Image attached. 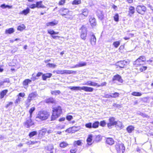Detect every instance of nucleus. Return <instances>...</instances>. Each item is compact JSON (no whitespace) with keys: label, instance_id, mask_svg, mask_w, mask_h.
<instances>
[{"label":"nucleus","instance_id":"nucleus-1","mask_svg":"<svg viewBox=\"0 0 153 153\" xmlns=\"http://www.w3.org/2000/svg\"><path fill=\"white\" fill-rule=\"evenodd\" d=\"M50 115L49 113L46 111H39L36 118V120L38 121L39 120L42 121L46 120L48 119Z\"/></svg>","mask_w":153,"mask_h":153},{"label":"nucleus","instance_id":"nucleus-2","mask_svg":"<svg viewBox=\"0 0 153 153\" xmlns=\"http://www.w3.org/2000/svg\"><path fill=\"white\" fill-rule=\"evenodd\" d=\"M53 111V113L51 117V120H55L62 113V109L61 107L59 106L54 108Z\"/></svg>","mask_w":153,"mask_h":153},{"label":"nucleus","instance_id":"nucleus-3","mask_svg":"<svg viewBox=\"0 0 153 153\" xmlns=\"http://www.w3.org/2000/svg\"><path fill=\"white\" fill-rule=\"evenodd\" d=\"M69 89L74 90H82L86 92H92L94 90V88L91 87L87 86H83L82 87L74 86V87H68Z\"/></svg>","mask_w":153,"mask_h":153},{"label":"nucleus","instance_id":"nucleus-4","mask_svg":"<svg viewBox=\"0 0 153 153\" xmlns=\"http://www.w3.org/2000/svg\"><path fill=\"white\" fill-rule=\"evenodd\" d=\"M146 60V58L144 56H140L134 62V65H137V66H139L143 64V63Z\"/></svg>","mask_w":153,"mask_h":153},{"label":"nucleus","instance_id":"nucleus-5","mask_svg":"<svg viewBox=\"0 0 153 153\" xmlns=\"http://www.w3.org/2000/svg\"><path fill=\"white\" fill-rule=\"evenodd\" d=\"M116 149L118 153H120L121 152L122 153L125 150V147H124L123 144H117L115 146Z\"/></svg>","mask_w":153,"mask_h":153},{"label":"nucleus","instance_id":"nucleus-6","mask_svg":"<svg viewBox=\"0 0 153 153\" xmlns=\"http://www.w3.org/2000/svg\"><path fill=\"white\" fill-rule=\"evenodd\" d=\"M136 10L137 12L142 15L143 14L146 10V7L142 5H138L136 8Z\"/></svg>","mask_w":153,"mask_h":153},{"label":"nucleus","instance_id":"nucleus-7","mask_svg":"<svg viewBox=\"0 0 153 153\" xmlns=\"http://www.w3.org/2000/svg\"><path fill=\"white\" fill-rule=\"evenodd\" d=\"M82 30L81 33V37L82 39H85L87 35V30L86 28L84 26L81 28Z\"/></svg>","mask_w":153,"mask_h":153},{"label":"nucleus","instance_id":"nucleus-8","mask_svg":"<svg viewBox=\"0 0 153 153\" xmlns=\"http://www.w3.org/2000/svg\"><path fill=\"white\" fill-rule=\"evenodd\" d=\"M109 122L108 123L107 126L109 128H110L112 126L116 125V121H115V118L114 117H111L109 119Z\"/></svg>","mask_w":153,"mask_h":153},{"label":"nucleus","instance_id":"nucleus-9","mask_svg":"<svg viewBox=\"0 0 153 153\" xmlns=\"http://www.w3.org/2000/svg\"><path fill=\"white\" fill-rule=\"evenodd\" d=\"M128 63L125 61H121L116 63V65L119 66L120 68H123L125 65H126Z\"/></svg>","mask_w":153,"mask_h":153},{"label":"nucleus","instance_id":"nucleus-10","mask_svg":"<svg viewBox=\"0 0 153 153\" xmlns=\"http://www.w3.org/2000/svg\"><path fill=\"white\" fill-rule=\"evenodd\" d=\"M76 131H77L80 129V127L79 126L76 127V126H73L71 128H70L67 129H66L65 131L68 132L69 133H73L72 131V129Z\"/></svg>","mask_w":153,"mask_h":153},{"label":"nucleus","instance_id":"nucleus-11","mask_svg":"<svg viewBox=\"0 0 153 153\" xmlns=\"http://www.w3.org/2000/svg\"><path fill=\"white\" fill-rule=\"evenodd\" d=\"M83 85H89L93 86H97V83L92 82L90 80L87 81L85 82L82 84Z\"/></svg>","mask_w":153,"mask_h":153},{"label":"nucleus","instance_id":"nucleus-12","mask_svg":"<svg viewBox=\"0 0 153 153\" xmlns=\"http://www.w3.org/2000/svg\"><path fill=\"white\" fill-rule=\"evenodd\" d=\"M82 13L79 14L80 17H82L84 16L85 17H87L88 15V11L87 8H85L82 10Z\"/></svg>","mask_w":153,"mask_h":153},{"label":"nucleus","instance_id":"nucleus-13","mask_svg":"<svg viewBox=\"0 0 153 153\" xmlns=\"http://www.w3.org/2000/svg\"><path fill=\"white\" fill-rule=\"evenodd\" d=\"M31 118L29 117V118L26 121L25 123V126L27 127H29L33 124V123L32 121Z\"/></svg>","mask_w":153,"mask_h":153},{"label":"nucleus","instance_id":"nucleus-14","mask_svg":"<svg viewBox=\"0 0 153 153\" xmlns=\"http://www.w3.org/2000/svg\"><path fill=\"white\" fill-rule=\"evenodd\" d=\"M87 63L86 62H80L78 64H76L74 66L71 67V68H77L81 67L86 65Z\"/></svg>","mask_w":153,"mask_h":153},{"label":"nucleus","instance_id":"nucleus-15","mask_svg":"<svg viewBox=\"0 0 153 153\" xmlns=\"http://www.w3.org/2000/svg\"><path fill=\"white\" fill-rule=\"evenodd\" d=\"M112 80L113 81L117 80L121 83L123 82V80L121 77L118 74L114 76Z\"/></svg>","mask_w":153,"mask_h":153},{"label":"nucleus","instance_id":"nucleus-16","mask_svg":"<svg viewBox=\"0 0 153 153\" xmlns=\"http://www.w3.org/2000/svg\"><path fill=\"white\" fill-rule=\"evenodd\" d=\"M105 142L106 143L110 145H111L114 143V140L113 139L110 137L107 138Z\"/></svg>","mask_w":153,"mask_h":153},{"label":"nucleus","instance_id":"nucleus-17","mask_svg":"<svg viewBox=\"0 0 153 153\" xmlns=\"http://www.w3.org/2000/svg\"><path fill=\"white\" fill-rule=\"evenodd\" d=\"M97 15L100 19L102 20L103 19L104 15L102 11L100 10H98Z\"/></svg>","mask_w":153,"mask_h":153},{"label":"nucleus","instance_id":"nucleus-18","mask_svg":"<svg viewBox=\"0 0 153 153\" xmlns=\"http://www.w3.org/2000/svg\"><path fill=\"white\" fill-rule=\"evenodd\" d=\"M96 42V39L94 35L93 34L90 38V42L91 45H95Z\"/></svg>","mask_w":153,"mask_h":153},{"label":"nucleus","instance_id":"nucleus-19","mask_svg":"<svg viewBox=\"0 0 153 153\" xmlns=\"http://www.w3.org/2000/svg\"><path fill=\"white\" fill-rule=\"evenodd\" d=\"M37 96V93L36 92H33L30 94L28 97L32 100L33 99L36 97Z\"/></svg>","mask_w":153,"mask_h":153},{"label":"nucleus","instance_id":"nucleus-20","mask_svg":"<svg viewBox=\"0 0 153 153\" xmlns=\"http://www.w3.org/2000/svg\"><path fill=\"white\" fill-rule=\"evenodd\" d=\"M45 102L47 103H55L56 101L53 98H50L45 100Z\"/></svg>","mask_w":153,"mask_h":153},{"label":"nucleus","instance_id":"nucleus-21","mask_svg":"<svg viewBox=\"0 0 153 153\" xmlns=\"http://www.w3.org/2000/svg\"><path fill=\"white\" fill-rule=\"evenodd\" d=\"M89 22L91 26H95L96 24L95 19L93 17H91L89 19Z\"/></svg>","mask_w":153,"mask_h":153},{"label":"nucleus","instance_id":"nucleus-22","mask_svg":"<svg viewBox=\"0 0 153 153\" xmlns=\"http://www.w3.org/2000/svg\"><path fill=\"white\" fill-rule=\"evenodd\" d=\"M61 15L62 16H65V18L71 20L73 18V16L70 13H62Z\"/></svg>","mask_w":153,"mask_h":153},{"label":"nucleus","instance_id":"nucleus-23","mask_svg":"<svg viewBox=\"0 0 153 153\" xmlns=\"http://www.w3.org/2000/svg\"><path fill=\"white\" fill-rule=\"evenodd\" d=\"M30 11V9L28 7H27L26 9L20 12L19 13L20 14H24L25 15H26L27 14L29 13Z\"/></svg>","mask_w":153,"mask_h":153},{"label":"nucleus","instance_id":"nucleus-24","mask_svg":"<svg viewBox=\"0 0 153 153\" xmlns=\"http://www.w3.org/2000/svg\"><path fill=\"white\" fill-rule=\"evenodd\" d=\"M128 15L131 16L135 12L134 8L133 7L131 6L129 9Z\"/></svg>","mask_w":153,"mask_h":153},{"label":"nucleus","instance_id":"nucleus-25","mask_svg":"<svg viewBox=\"0 0 153 153\" xmlns=\"http://www.w3.org/2000/svg\"><path fill=\"white\" fill-rule=\"evenodd\" d=\"M63 74H76V71L71 70H63Z\"/></svg>","mask_w":153,"mask_h":153},{"label":"nucleus","instance_id":"nucleus-26","mask_svg":"<svg viewBox=\"0 0 153 153\" xmlns=\"http://www.w3.org/2000/svg\"><path fill=\"white\" fill-rule=\"evenodd\" d=\"M32 100L27 97V99L25 102V105L27 108H28L30 105V102Z\"/></svg>","mask_w":153,"mask_h":153},{"label":"nucleus","instance_id":"nucleus-27","mask_svg":"<svg viewBox=\"0 0 153 153\" xmlns=\"http://www.w3.org/2000/svg\"><path fill=\"white\" fill-rule=\"evenodd\" d=\"M8 91L7 90H5L2 91L1 92L0 94L1 99H2L4 97V96L6 94Z\"/></svg>","mask_w":153,"mask_h":153},{"label":"nucleus","instance_id":"nucleus-28","mask_svg":"<svg viewBox=\"0 0 153 153\" xmlns=\"http://www.w3.org/2000/svg\"><path fill=\"white\" fill-rule=\"evenodd\" d=\"M14 31V29L12 28H11L6 29L5 30V33L6 34H11L13 33Z\"/></svg>","mask_w":153,"mask_h":153},{"label":"nucleus","instance_id":"nucleus-29","mask_svg":"<svg viewBox=\"0 0 153 153\" xmlns=\"http://www.w3.org/2000/svg\"><path fill=\"white\" fill-rule=\"evenodd\" d=\"M68 144L66 142L63 141L61 143L59 144V146L61 148H64L67 147Z\"/></svg>","mask_w":153,"mask_h":153},{"label":"nucleus","instance_id":"nucleus-30","mask_svg":"<svg viewBox=\"0 0 153 153\" xmlns=\"http://www.w3.org/2000/svg\"><path fill=\"white\" fill-rule=\"evenodd\" d=\"M42 1H38L36 3V6L37 8H45V7L42 4Z\"/></svg>","mask_w":153,"mask_h":153},{"label":"nucleus","instance_id":"nucleus-31","mask_svg":"<svg viewBox=\"0 0 153 153\" xmlns=\"http://www.w3.org/2000/svg\"><path fill=\"white\" fill-rule=\"evenodd\" d=\"M76 145L78 146L81 145V142L80 140H77V141H75L73 143V145L74 147L76 148Z\"/></svg>","mask_w":153,"mask_h":153},{"label":"nucleus","instance_id":"nucleus-32","mask_svg":"<svg viewBox=\"0 0 153 153\" xmlns=\"http://www.w3.org/2000/svg\"><path fill=\"white\" fill-rule=\"evenodd\" d=\"M60 11L61 12L60 13L61 14L62 13H69V10L66 8H62L60 9Z\"/></svg>","mask_w":153,"mask_h":153},{"label":"nucleus","instance_id":"nucleus-33","mask_svg":"<svg viewBox=\"0 0 153 153\" xmlns=\"http://www.w3.org/2000/svg\"><path fill=\"white\" fill-rule=\"evenodd\" d=\"M134 129V127L132 126H129L127 128V130L129 133H131Z\"/></svg>","mask_w":153,"mask_h":153},{"label":"nucleus","instance_id":"nucleus-34","mask_svg":"<svg viewBox=\"0 0 153 153\" xmlns=\"http://www.w3.org/2000/svg\"><path fill=\"white\" fill-rule=\"evenodd\" d=\"M92 135L90 134L88 136V137L87 140V141L88 143V144H91V143L92 140Z\"/></svg>","mask_w":153,"mask_h":153},{"label":"nucleus","instance_id":"nucleus-35","mask_svg":"<svg viewBox=\"0 0 153 153\" xmlns=\"http://www.w3.org/2000/svg\"><path fill=\"white\" fill-rule=\"evenodd\" d=\"M57 23L56 22H48L46 23V25L47 26H53L55 25H56Z\"/></svg>","mask_w":153,"mask_h":153},{"label":"nucleus","instance_id":"nucleus-36","mask_svg":"<svg viewBox=\"0 0 153 153\" xmlns=\"http://www.w3.org/2000/svg\"><path fill=\"white\" fill-rule=\"evenodd\" d=\"M48 33L52 35L54 34H58L59 33L58 32H56L54 30H51V29L48 30Z\"/></svg>","mask_w":153,"mask_h":153},{"label":"nucleus","instance_id":"nucleus-37","mask_svg":"<svg viewBox=\"0 0 153 153\" xmlns=\"http://www.w3.org/2000/svg\"><path fill=\"white\" fill-rule=\"evenodd\" d=\"M63 70H54L53 71V73H56L57 74H63Z\"/></svg>","mask_w":153,"mask_h":153},{"label":"nucleus","instance_id":"nucleus-38","mask_svg":"<svg viewBox=\"0 0 153 153\" xmlns=\"http://www.w3.org/2000/svg\"><path fill=\"white\" fill-rule=\"evenodd\" d=\"M37 134V132L36 131H33L30 133L29 136L31 138L35 135H36Z\"/></svg>","mask_w":153,"mask_h":153},{"label":"nucleus","instance_id":"nucleus-39","mask_svg":"<svg viewBox=\"0 0 153 153\" xmlns=\"http://www.w3.org/2000/svg\"><path fill=\"white\" fill-rule=\"evenodd\" d=\"M99 124V122H98V121L95 122L92 125V128H97L98 127Z\"/></svg>","mask_w":153,"mask_h":153},{"label":"nucleus","instance_id":"nucleus-40","mask_svg":"<svg viewBox=\"0 0 153 153\" xmlns=\"http://www.w3.org/2000/svg\"><path fill=\"white\" fill-rule=\"evenodd\" d=\"M46 66L47 67L53 68H55L56 66V65L54 64L48 63L46 65Z\"/></svg>","mask_w":153,"mask_h":153},{"label":"nucleus","instance_id":"nucleus-41","mask_svg":"<svg viewBox=\"0 0 153 153\" xmlns=\"http://www.w3.org/2000/svg\"><path fill=\"white\" fill-rule=\"evenodd\" d=\"M31 80L29 79H25L23 82V84L24 85H28V83L29 82H31Z\"/></svg>","mask_w":153,"mask_h":153},{"label":"nucleus","instance_id":"nucleus-42","mask_svg":"<svg viewBox=\"0 0 153 153\" xmlns=\"http://www.w3.org/2000/svg\"><path fill=\"white\" fill-rule=\"evenodd\" d=\"M131 94L134 96H140L142 95L141 93L139 92H133Z\"/></svg>","mask_w":153,"mask_h":153},{"label":"nucleus","instance_id":"nucleus-43","mask_svg":"<svg viewBox=\"0 0 153 153\" xmlns=\"http://www.w3.org/2000/svg\"><path fill=\"white\" fill-rule=\"evenodd\" d=\"M81 3V0H74L72 3L73 4H79Z\"/></svg>","mask_w":153,"mask_h":153},{"label":"nucleus","instance_id":"nucleus-44","mask_svg":"<svg viewBox=\"0 0 153 153\" xmlns=\"http://www.w3.org/2000/svg\"><path fill=\"white\" fill-rule=\"evenodd\" d=\"M120 42L119 41H116L114 42L113 45L116 48H117L120 45Z\"/></svg>","mask_w":153,"mask_h":153},{"label":"nucleus","instance_id":"nucleus-45","mask_svg":"<svg viewBox=\"0 0 153 153\" xmlns=\"http://www.w3.org/2000/svg\"><path fill=\"white\" fill-rule=\"evenodd\" d=\"M35 110V108L34 107H32L29 110V112L30 114V117H31L32 113Z\"/></svg>","mask_w":153,"mask_h":153},{"label":"nucleus","instance_id":"nucleus-46","mask_svg":"<svg viewBox=\"0 0 153 153\" xmlns=\"http://www.w3.org/2000/svg\"><path fill=\"white\" fill-rule=\"evenodd\" d=\"M60 93V91L59 90L54 91L51 92V94H52L57 95V94H59Z\"/></svg>","mask_w":153,"mask_h":153},{"label":"nucleus","instance_id":"nucleus-47","mask_svg":"<svg viewBox=\"0 0 153 153\" xmlns=\"http://www.w3.org/2000/svg\"><path fill=\"white\" fill-rule=\"evenodd\" d=\"M25 27L24 25H20L18 26L17 28V29L18 30L22 31L24 29Z\"/></svg>","mask_w":153,"mask_h":153},{"label":"nucleus","instance_id":"nucleus-48","mask_svg":"<svg viewBox=\"0 0 153 153\" xmlns=\"http://www.w3.org/2000/svg\"><path fill=\"white\" fill-rule=\"evenodd\" d=\"M21 98L19 97H18L17 98L15 101V103L16 105H17L19 104L21 101Z\"/></svg>","mask_w":153,"mask_h":153},{"label":"nucleus","instance_id":"nucleus-49","mask_svg":"<svg viewBox=\"0 0 153 153\" xmlns=\"http://www.w3.org/2000/svg\"><path fill=\"white\" fill-rule=\"evenodd\" d=\"M4 6H5V7H4V8H5L6 7H8L9 8H12V6L11 5H6L5 4H3L1 5V7H3Z\"/></svg>","mask_w":153,"mask_h":153},{"label":"nucleus","instance_id":"nucleus-50","mask_svg":"<svg viewBox=\"0 0 153 153\" xmlns=\"http://www.w3.org/2000/svg\"><path fill=\"white\" fill-rule=\"evenodd\" d=\"M77 151V149L76 147L74 148H71L70 150V152L71 153H76Z\"/></svg>","mask_w":153,"mask_h":153},{"label":"nucleus","instance_id":"nucleus-51","mask_svg":"<svg viewBox=\"0 0 153 153\" xmlns=\"http://www.w3.org/2000/svg\"><path fill=\"white\" fill-rule=\"evenodd\" d=\"M101 140V138L99 135H97L95 138V141L97 142L100 141Z\"/></svg>","mask_w":153,"mask_h":153},{"label":"nucleus","instance_id":"nucleus-52","mask_svg":"<svg viewBox=\"0 0 153 153\" xmlns=\"http://www.w3.org/2000/svg\"><path fill=\"white\" fill-rule=\"evenodd\" d=\"M116 125H117L119 127H121L122 126V124L120 122L117 121L116 122Z\"/></svg>","mask_w":153,"mask_h":153},{"label":"nucleus","instance_id":"nucleus-53","mask_svg":"<svg viewBox=\"0 0 153 153\" xmlns=\"http://www.w3.org/2000/svg\"><path fill=\"white\" fill-rule=\"evenodd\" d=\"M85 126L86 127L89 128H91L92 127V124L91 123L86 124L85 125Z\"/></svg>","mask_w":153,"mask_h":153},{"label":"nucleus","instance_id":"nucleus-54","mask_svg":"<svg viewBox=\"0 0 153 153\" xmlns=\"http://www.w3.org/2000/svg\"><path fill=\"white\" fill-rule=\"evenodd\" d=\"M137 114L139 115H141V116L143 117H147L148 116L145 114L143 113H142L141 112H138L137 113Z\"/></svg>","mask_w":153,"mask_h":153},{"label":"nucleus","instance_id":"nucleus-55","mask_svg":"<svg viewBox=\"0 0 153 153\" xmlns=\"http://www.w3.org/2000/svg\"><path fill=\"white\" fill-rule=\"evenodd\" d=\"M111 95H112V97L116 98V97H118L119 96V94L118 93L115 92L114 94H112Z\"/></svg>","mask_w":153,"mask_h":153},{"label":"nucleus","instance_id":"nucleus-56","mask_svg":"<svg viewBox=\"0 0 153 153\" xmlns=\"http://www.w3.org/2000/svg\"><path fill=\"white\" fill-rule=\"evenodd\" d=\"M114 20L116 22H117L119 20V16L118 14H117L114 17Z\"/></svg>","mask_w":153,"mask_h":153},{"label":"nucleus","instance_id":"nucleus-57","mask_svg":"<svg viewBox=\"0 0 153 153\" xmlns=\"http://www.w3.org/2000/svg\"><path fill=\"white\" fill-rule=\"evenodd\" d=\"M106 84V82H104L101 84L100 85H98L97 84V87H99L100 86H105Z\"/></svg>","mask_w":153,"mask_h":153},{"label":"nucleus","instance_id":"nucleus-58","mask_svg":"<svg viewBox=\"0 0 153 153\" xmlns=\"http://www.w3.org/2000/svg\"><path fill=\"white\" fill-rule=\"evenodd\" d=\"M65 1L66 0H61L59 1V4L60 5H63L65 3Z\"/></svg>","mask_w":153,"mask_h":153},{"label":"nucleus","instance_id":"nucleus-59","mask_svg":"<svg viewBox=\"0 0 153 153\" xmlns=\"http://www.w3.org/2000/svg\"><path fill=\"white\" fill-rule=\"evenodd\" d=\"M65 127V126H57L56 128L57 129H62L64 128Z\"/></svg>","mask_w":153,"mask_h":153},{"label":"nucleus","instance_id":"nucleus-60","mask_svg":"<svg viewBox=\"0 0 153 153\" xmlns=\"http://www.w3.org/2000/svg\"><path fill=\"white\" fill-rule=\"evenodd\" d=\"M25 95V94L24 93H20L18 95H17V97H24Z\"/></svg>","mask_w":153,"mask_h":153},{"label":"nucleus","instance_id":"nucleus-61","mask_svg":"<svg viewBox=\"0 0 153 153\" xmlns=\"http://www.w3.org/2000/svg\"><path fill=\"white\" fill-rule=\"evenodd\" d=\"M29 7L31 9H34L37 7L36 4H32L29 6Z\"/></svg>","mask_w":153,"mask_h":153},{"label":"nucleus","instance_id":"nucleus-62","mask_svg":"<svg viewBox=\"0 0 153 153\" xmlns=\"http://www.w3.org/2000/svg\"><path fill=\"white\" fill-rule=\"evenodd\" d=\"M106 125V123L104 121H102L100 122V125L102 126H104Z\"/></svg>","mask_w":153,"mask_h":153},{"label":"nucleus","instance_id":"nucleus-63","mask_svg":"<svg viewBox=\"0 0 153 153\" xmlns=\"http://www.w3.org/2000/svg\"><path fill=\"white\" fill-rule=\"evenodd\" d=\"M73 118V117L71 115H68L67 116V119L69 120H71Z\"/></svg>","mask_w":153,"mask_h":153},{"label":"nucleus","instance_id":"nucleus-64","mask_svg":"<svg viewBox=\"0 0 153 153\" xmlns=\"http://www.w3.org/2000/svg\"><path fill=\"white\" fill-rule=\"evenodd\" d=\"M147 67L146 66H143L141 67L140 68V70L142 71H143L147 69Z\"/></svg>","mask_w":153,"mask_h":153}]
</instances>
